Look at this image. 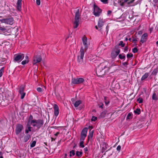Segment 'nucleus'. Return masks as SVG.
<instances>
[{
  "mask_svg": "<svg viewBox=\"0 0 158 158\" xmlns=\"http://www.w3.org/2000/svg\"><path fill=\"white\" fill-rule=\"evenodd\" d=\"M158 72V69H155L152 73V74L154 75H156Z\"/></svg>",
  "mask_w": 158,
  "mask_h": 158,
  "instance_id": "32",
  "label": "nucleus"
},
{
  "mask_svg": "<svg viewBox=\"0 0 158 158\" xmlns=\"http://www.w3.org/2000/svg\"><path fill=\"white\" fill-rule=\"evenodd\" d=\"M25 58H26V60H28V56H25Z\"/></svg>",
  "mask_w": 158,
  "mask_h": 158,
  "instance_id": "62",
  "label": "nucleus"
},
{
  "mask_svg": "<svg viewBox=\"0 0 158 158\" xmlns=\"http://www.w3.org/2000/svg\"><path fill=\"white\" fill-rule=\"evenodd\" d=\"M139 39L137 38H134L133 37V39L132 40V41L133 42H137L138 41Z\"/></svg>",
  "mask_w": 158,
  "mask_h": 158,
  "instance_id": "48",
  "label": "nucleus"
},
{
  "mask_svg": "<svg viewBox=\"0 0 158 158\" xmlns=\"http://www.w3.org/2000/svg\"><path fill=\"white\" fill-rule=\"evenodd\" d=\"M81 103V100L76 101L74 104V106L75 107H78L79 105Z\"/></svg>",
  "mask_w": 158,
  "mask_h": 158,
  "instance_id": "26",
  "label": "nucleus"
},
{
  "mask_svg": "<svg viewBox=\"0 0 158 158\" xmlns=\"http://www.w3.org/2000/svg\"><path fill=\"white\" fill-rule=\"evenodd\" d=\"M149 73H145L142 77L141 78V81H143L146 79L149 76Z\"/></svg>",
  "mask_w": 158,
  "mask_h": 158,
  "instance_id": "23",
  "label": "nucleus"
},
{
  "mask_svg": "<svg viewBox=\"0 0 158 158\" xmlns=\"http://www.w3.org/2000/svg\"><path fill=\"white\" fill-rule=\"evenodd\" d=\"M152 98L153 100L155 101H157L158 100V98L157 97L156 94V93H153L152 95Z\"/></svg>",
  "mask_w": 158,
  "mask_h": 158,
  "instance_id": "28",
  "label": "nucleus"
},
{
  "mask_svg": "<svg viewBox=\"0 0 158 158\" xmlns=\"http://www.w3.org/2000/svg\"><path fill=\"white\" fill-rule=\"evenodd\" d=\"M24 57V54L23 53L17 54L14 56V61L15 62L19 63L23 60Z\"/></svg>",
  "mask_w": 158,
  "mask_h": 158,
  "instance_id": "5",
  "label": "nucleus"
},
{
  "mask_svg": "<svg viewBox=\"0 0 158 158\" xmlns=\"http://www.w3.org/2000/svg\"><path fill=\"white\" fill-rule=\"evenodd\" d=\"M148 35L147 33L143 34L141 36L140 42L141 44H143L146 42L148 38Z\"/></svg>",
  "mask_w": 158,
  "mask_h": 158,
  "instance_id": "13",
  "label": "nucleus"
},
{
  "mask_svg": "<svg viewBox=\"0 0 158 158\" xmlns=\"http://www.w3.org/2000/svg\"><path fill=\"white\" fill-rule=\"evenodd\" d=\"M121 146L119 145H118L117 148H116L117 150L119 152L120 151V150H121Z\"/></svg>",
  "mask_w": 158,
  "mask_h": 158,
  "instance_id": "50",
  "label": "nucleus"
},
{
  "mask_svg": "<svg viewBox=\"0 0 158 158\" xmlns=\"http://www.w3.org/2000/svg\"><path fill=\"white\" fill-rule=\"evenodd\" d=\"M4 67H2L0 69V77H1L3 73L4 72Z\"/></svg>",
  "mask_w": 158,
  "mask_h": 158,
  "instance_id": "36",
  "label": "nucleus"
},
{
  "mask_svg": "<svg viewBox=\"0 0 158 158\" xmlns=\"http://www.w3.org/2000/svg\"><path fill=\"white\" fill-rule=\"evenodd\" d=\"M120 52V49L118 46H115L114 50H113L111 54V56L112 59L115 58Z\"/></svg>",
  "mask_w": 158,
  "mask_h": 158,
  "instance_id": "4",
  "label": "nucleus"
},
{
  "mask_svg": "<svg viewBox=\"0 0 158 158\" xmlns=\"http://www.w3.org/2000/svg\"><path fill=\"white\" fill-rule=\"evenodd\" d=\"M59 132H57L54 134V135L56 136H57V135L59 134Z\"/></svg>",
  "mask_w": 158,
  "mask_h": 158,
  "instance_id": "60",
  "label": "nucleus"
},
{
  "mask_svg": "<svg viewBox=\"0 0 158 158\" xmlns=\"http://www.w3.org/2000/svg\"><path fill=\"white\" fill-rule=\"evenodd\" d=\"M22 0H18L17 3V9L19 11L21 10Z\"/></svg>",
  "mask_w": 158,
  "mask_h": 158,
  "instance_id": "15",
  "label": "nucleus"
},
{
  "mask_svg": "<svg viewBox=\"0 0 158 158\" xmlns=\"http://www.w3.org/2000/svg\"><path fill=\"white\" fill-rule=\"evenodd\" d=\"M140 109L139 108H137L135 110H134V113L135 114H139L140 113Z\"/></svg>",
  "mask_w": 158,
  "mask_h": 158,
  "instance_id": "31",
  "label": "nucleus"
},
{
  "mask_svg": "<svg viewBox=\"0 0 158 158\" xmlns=\"http://www.w3.org/2000/svg\"><path fill=\"white\" fill-rule=\"evenodd\" d=\"M104 147L102 148V152H104L107 149L108 147V145L106 143H105L103 145Z\"/></svg>",
  "mask_w": 158,
  "mask_h": 158,
  "instance_id": "22",
  "label": "nucleus"
},
{
  "mask_svg": "<svg viewBox=\"0 0 158 158\" xmlns=\"http://www.w3.org/2000/svg\"><path fill=\"white\" fill-rule=\"evenodd\" d=\"M153 1L155 2L156 3L158 2V0H153Z\"/></svg>",
  "mask_w": 158,
  "mask_h": 158,
  "instance_id": "64",
  "label": "nucleus"
},
{
  "mask_svg": "<svg viewBox=\"0 0 158 158\" xmlns=\"http://www.w3.org/2000/svg\"><path fill=\"white\" fill-rule=\"evenodd\" d=\"M42 60V57L40 55H36L34 56L33 58L32 64L33 65H35L37 63L40 62Z\"/></svg>",
  "mask_w": 158,
  "mask_h": 158,
  "instance_id": "10",
  "label": "nucleus"
},
{
  "mask_svg": "<svg viewBox=\"0 0 158 158\" xmlns=\"http://www.w3.org/2000/svg\"><path fill=\"white\" fill-rule=\"evenodd\" d=\"M84 150L86 152L88 151V148L87 147H85L84 148Z\"/></svg>",
  "mask_w": 158,
  "mask_h": 158,
  "instance_id": "55",
  "label": "nucleus"
},
{
  "mask_svg": "<svg viewBox=\"0 0 158 158\" xmlns=\"http://www.w3.org/2000/svg\"><path fill=\"white\" fill-rule=\"evenodd\" d=\"M31 123H33V126L36 127L38 130L42 127L44 124V121L43 119H34L31 121Z\"/></svg>",
  "mask_w": 158,
  "mask_h": 158,
  "instance_id": "3",
  "label": "nucleus"
},
{
  "mask_svg": "<svg viewBox=\"0 0 158 158\" xmlns=\"http://www.w3.org/2000/svg\"><path fill=\"white\" fill-rule=\"evenodd\" d=\"M126 2H124V0L123 2H122V3H120V5L122 6H124V3Z\"/></svg>",
  "mask_w": 158,
  "mask_h": 158,
  "instance_id": "54",
  "label": "nucleus"
},
{
  "mask_svg": "<svg viewBox=\"0 0 158 158\" xmlns=\"http://www.w3.org/2000/svg\"><path fill=\"white\" fill-rule=\"evenodd\" d=\"M128 40H129L130 41H132V39L131 38H129V39H128Z\"/></svg>",
  "mask_w": 158,
  "mask_h": 158,
  "instance_id": "63",
  "label": "nucleus"
},
{
  "mask_svg": "<svg viewBox=\"0 0 158 158\" xmlns=\"http://www.w3.org/2000/svg\"><path fill=\"white\" fill-rule=\"evenodd\" d=\"M79 146L82 148H83L85 146L84 145V142L83 141H80V142L79 144Z\"/></svg>",
  "mask_w": 158,
  "mask_h": 158,
  "instance_id": "41",
  "label": "nucleus"
},
{
  "mask_svg": "<svg viewBox=\"0 0 158 158\" xmlns=\"http://www.w3.org/2000/svg\"><path fill=\"white\" fill-rule=\"evenodd\" d=\"M32 125L33 126V123H31V121L30 122L28 121L27 123V128L29 129V130L30 129H31L32 127L31 126V125Z\"/></svg>",
  "mask_w": 158,
  "mask_h": 158,
  "instance_id": "25",
  "label": "nucleus"
},
{
  "mask_svg": "<svg viewBox=\"0 0 158 158\" xmlns=\"http://www.w3.org/2000/svg\"><path fill=\"white\" fill-rule=\"evenodd\" d=\"M128 47L127 46H126L124 48V52H127L128 51Z\"/></svg>",
  "mask_w": 158,
  "mask_h": 158,
  "instance_id": "53",
  "label": "nucleus"
},
{
  "mask_svg": "<svg viewBox=\"0 0 158 158\" xmlns=\"http://www.w3.org/2000/svg\"><path fill=\"white\" fill-rule=\"evenodd\" d=\"M88 131V128L87 127H85L81 131V135L86 136L87 133Z\"/></svg>",
  "mask_w": 158,
  "mask_h": 158,
  "instance_id": "17",
  "label": "nucleus"
},
{
  "mask_svg": "<svg viewBox=\"0 0 158 158\" xmlns=\"http://www.w3.org/2000/svg\"><path fill=\"white\" fill-rule=\"evenodd\" d=\"M80 16L79 10L78 9L75 13V20L79 21Z\"/></svg>",
  "mask_w": 158,
  "mask_h": 158,
  "instance_id": "18",
  "label": "nucleus"
},
{
  "mask_svg": "<svg viewBox=\"0 0 158 158\" xmlns=\"http://www.w3.org/2000/svg\"><path fill=\"white\" fill-rule=\"evenodd\" d=\"M102 10L97 5L94 4V5L93 14L95 16L98 17L101 13Z\"/></svg>",
  "mask_w": 158,
  "mask_h": 158,
  "instance_id": "7",
  "label": "nucleus"
},
{
  "mask_svg": "<svg viewBox=\"0 0 158 158\" xmlns=\"http://www.w3.org/2000/svg\"><path fill=\"white\" fill-rule=\"evenodd\" d=\"M25 88V86L23 85H21L19 86V93L21 95V99H23L26 95V93L24 92Z\"/></svg>",
  "mask_w": 158,
  "mask_h": 158,
  "instance_id": "8",
  "label": "nucleus"
},
{
  "mask_svg": "<svg viewBox=\"0 0 158 158\" xmlns=\"http://www.w3.org/2000/svg\"><path fill=\"white\" fill-rule=\"evenodd\" d=\"M105 22V20H103V19L100 18L98 22V27L100 28V29H99L97 26H95V28L99 31L101 30V28L104 25V23Z\"/></svg>",
  "mask_w": 158,
  "mask_h": 158,
  "instance_id": "12",
  "label": "nucleus"
},
{
  "mask_svg": "<svg viewBox=\"0 0 158 158\" xmlns=\"http://www.w3.org/2000/svg\"><path fill=\"white\" fill-rule=\"evenodd\" d=\"M23 129V126L20 124H17L16 125L15 130V134L18 135H19Z\"/></svg>",
  "mask_w": 158,
  "mask_h": 158,
  "instance_id": "9",
  "label": "nucleus"
},
{
  "mask_svg": "<svg viewBox=\"0 0 158 158\" xmlns=\"http://www.w3.org/2000/svg\"><path fill=\"white\" fill-rule=\"evenodd\" d=\"M143 31H140L138 32V34L139 35H141L142 34Z\"/></svg>",
  "mask_w": 158,
  "mask_h": 158,
  "instance_id": "59",
  "label": "nucleus"
},
{
  "mask_svg": "<svg viewBox=\"0 0 158 158\" xmlns=\"http://www.w3.org/2000/svg\"><path fill=\"white\" fill-rule=\"evenodd\" d=\"M132 52L134 53H136L138 51V50L137 48H134L132 50Z\"/></svg>",
  "mask_w": 158,
  "mask_h": 158,
  "instance_id": "39",
  "label": "nucleus"
},
{
  "mask_svg": "<svg viewBox=\"0 0 158 158\" xmlns=\"http://www.w3.org/2000/svg\"><path fill=\"white\" fill-rule=\"evenodd\" d=\"M109 27L108 26H107L106 27V31H107V33L108 32V30H109Z\"/></svg>",
  "mask_w": 158,
  "mask_h": 158,
  "instance_id": "58",
  "label": "nucleus"
},
{
  "mask_svg": "<svg viewBox=\"0 0 158 158\" xmlns=\"http://www.w3.org/2000/svg\"><path fill=\"white\" fill-rule=\"evenodd\" d=\"M6 27H5L3 26H0V31H2L4 33H6V32L8 33V31L9 30L7 29Z\"/></svg>",
  "mask_w": 158,
  "mask_h": 158,
  "instance_id": "16",
  "label": "nucleus"
},
{
  "mask_svg": "<svg viewBox=\"0 0 158 158\" xmlns=\"http://www.w3.org/2000/svg\"><path fill=\"white\" fill-rule=\"evenodd\" d=\"M112 12V11H111V10H108L107 12V15H110Z\"/></svg>",
  "mask_w": 158,
  "mask_h": 158,
  "instance_id": "57",
  "label": "nucleus"
},
{
  "mask_svg": "<svg viewBox=\"0 0 158 158\" xmlns=\"http://www.w3.org/2000/svg\"><path fill=\"white\" fill-rule=\"evenodd\" d=\"M2 22L6 24L12 25L14 23V19L12 17L7 18L2 20Z\"/></svg>",
  "mask_w": 158,
  "mask_h": 158,
  "instance_id": "11",
  "label": "nucleus"
},
{
  "mask_svg": "<svg viewBox=\"0 0 158 158\" xmlns=\"http://www.w3.org/2000/svg\"><path fill=\"white\" fill-rule=\"evenodd\" d=\"M104 100L105 104L106 106H107L110 103V101L108 97L106 96H104Z\"/></svg>",
  "mask_w": 158,
  "mask_h": 158,
  "instance_id": "20",
  "label": "nucleus"
},
{
  "mask_svg": "<svg viewBox=\"0 0 158 158\" xmlns=\"http://www.w3.org/2000/svg\"><path fill=\"white\" fill-rule=\"evenodd\" d=\"M143 100L141 98H139L137 100V102H138L139 103H142L143 102Z\"/></svg>",
  "mask_w": 158,
  "mask_h": 158,
  "instance_id": "37",
  "label": "nucleus"
},
{
  "mask_svg": "<svg viewBox=\"0 0 158 158\" xmlns=\"http://www.w3.org/2000/svg\"><path fill=\"white\" fill-rule=\"evenodd\" d=\"M86 136H82L81 135V138L80 139V141H83L85 140V138Z\"/></svg>",
  "mask_w": 158,
  "mask_h": 158,
  "instance_id": "42",
  "label": "nucleus"
},
{
  "mask_svg": "<svg viewBox=\"0 0 158 158\" xmlns=\"http://www.w3.org/2000/svg\"><path fill=\"white\" fill-rule=\"evenodd\" d=\"M36 143V141H33L32 143L31 144L30 147L31 148H33L35 146Z\"/></svg>",
  "mask_w": 158,
  "mask_h": 158,
  "instance_id": "38",
  "label": "nucleus"
},
{
  "mask_svg": "<svg viewBox=\"0 0 158 158\" xmlns=\"http://www.w3.org/2000/svg\"><path fill=\"white\" fill-rule=\"evenodd\" d=\"M110 68L104 63H101L96 68V73L98 76L102 77L108 73Z\"/></svg>",
  "mask_w": 158,
  "mask_h": 158,
  "instance_id": "2",
  "label": "nucleus"
},
{
  "mask_svg": "<svg viewBox=\"0 0 158 158\" xmlns=\"http://www.w3.org/2000/svg\"><path fill=\"white\" fill-rule=\"evenodd\" d=\"M98 105H99V107L101 108L102 109H103L104 107V104L102 102H100L99 103V104H98Z\"/></svg>",
  "mask_w": 158,
  "mask_h": 158,
  "instance_id": "40",
  "label": "nucleus"
},
{
  "mask_svg": "<svg viewBox=\"0 0 158 158\" xmlns=\"http://www.w3.org/2000/svg\"><path fill=\"white\" fill-rule=\"evenodd\" d=\"M79 23V21L75 20L74 22L73 27L74 28H77L78 26Z\"/></svg>",
  "mask_w": 158,
  "mask_h": 158,
  "instance_id": "24",
  "label": "nucleus"
},
{
  "mask_svg": "<svg viewBox=\"0 0 158 158\" xmlns=\"http://www.w3.org/2000/svg\"><path fill=\"white\" fill-rule=\"evenodd\" d=\"M29 60H23L21 64L22 65H25L26 64L28 63Z\"/></svg>",
  "mask_w": 158,
  "mask_h": 158,
  "instance_id": "35",
  "label": "nucleus"
},
{
  "mask_svg": "<svg viewBox=\"0 0 158 158\" xmlns=\"http://www.w3.org/2000/svg\"><path fill=\"white\" fill-rule=\"evenodd\" d=\"M85 80L82 78H72L71 80V83L73 84H80L83 83Z\"/></svg>",
  "mask_w": 158,
  "mask_h": 158,
  "instance_id": "6",
  "label": "nucleus"
},
{
  "mask_svg": "<svg viewBox=\"0 0 158 158\" xmlns=\"http://www.w3.org/2000/svg\"><path fill=\"white\" fill-rule=\"evenodd\" d=\"M153 28L152 27L151 28H150L149 29V31H150V33H151L152 31L153 30Z\"/></svg>",
  "mask_w": 158,
  "mask_h": 158,
  "instance_id": "61",
  "label": "nucleus"
},
{
  "mask_svg": "<svg viewBox=\"0 0 158 158\" xmlns=\"http://www.w3.org/2000/svg\"><path fill=\"white\" fill-rule=\"evenodd\" d=\"M31 131V129H29H29L28 128H26L25 130V133L26 134H27L29 131Z\"/></svg>",
  "mask_w": 158,
  "mask_h": 158,
  "instance_id": "44",
  "label": "nucleus"
},
{
  "mask_svg": "<svg viewBox=\"0 0 158 158\" xmlns=\"http://www.w3.org/2000/svg\"><path fill=\"white\" fill-rule=\"evenodd\" d=\"M132 113L131 112L129 113L128 114L126 117L127 120L130 119H132Z\"/></svg>",
  "mask_w": 158,
  "mask_h": 158,
  "instance_id": "29",
  "label": "nucleus"
},
{
  "mask_svg": "<svg viewBox=\"0 0 158 158\" xmlns=\"http://www.w3.org/2000/svg\"><path fill=\"white\" fill-rule=\"evenodd\" d=\"M37 90L39 92H42V89L40 87H38L37 88Z\"/></svg>",
  "mask_w": 158,
  "mask_h": 158,
  "instance_id": "45",
  "label": "nucleus"
},
{
  "mask_svg": "<svg viewBox=\"0 0 158 158\" xmlns=\"http://www.w3.org/2000/svg\"><path fill=\"white\" fill-rule=\"evenodd\" d=\"M82 40L84 48L83 47H81L79 54L77 56L78 62L80 64H82L83 63V59L85 52L86 51L88 48L87 38L84 36L82 38Z\"/></svg>",
  "mask_w": 158,
  "mask_h": 158,
  "instance_id": "1",
  "label": "nucleus"
},
{
  "mask_svg": "<svg viewBox=\"0 0 158 158\" xmlns=\"http://www.w3.org/2000/svg\"><path fill=\"white\" fill-rule=\"evenodd\" d=\"M128 61H127V62H124V63H122L123 65H124V66L127 65L128 64Z\"/></svg>",
  "mask_w": 158,
  "mask_h": 158,
  "instance_id": "52",
  "label": "nucleus"
},
{
  "mask_svg": "<svg viewBox=\"0 0 158 158\" xmlns=\"http://www.w3.org/2000/svg\"><path fill=\"white\" fill-rule=\"evenodd\" d=\"M133 56V55L131 53H128L127 55V57L128 58L127 61H128L129 59L131 58Z\"/></svg>",
  "mask_w": 158,
  "mask_h": 158,
  "instance_id": "33",
  "label": "nucleus"
},
{
  "mask_svg": "<svg viewBox=\"0 0 158 158\" xmlns=\"http://www.w3.org/2000/svg\"><path fill=\"white\" fill-rule=\"evenodd\" d=\"M33 119V117L32 115H30L29 118V120L28 121H29L30 122H31V121L33 120L34 119Z\"/></svg>",
  "mask_w": 158,
  "mask_h": 158,
  "instance_id": "47",
  "label": "nucleus"
},
{
  "mask_svg": "<svg viewBox=\"0 0 158 158\" xmlns=\"http://www.w3.org/2000/svg\"><path fill=\"white\" fill-rule=\"evenodd\" d=\"M70 154H71L73 156H74L75 155V151L74 150H72L71 151L69 152Z\"/></svg>",
  "mask_w": 158,
  "mask_h": 158,
  "instance_id": "49",
  "label": "nucleus"
},
{
  "mask_svg": "<svg viewBox=\"0 0 158 158\" xmlns=\"http://www.w3.org/2000/svg\"><path fill=\"white\" fill-rule=\"evenodd\" d=\"M82 154L83 152L82 151L79 152L77 151L76 153V156L79 157H81L82 155Z\"/></svg>",
  "mask_w": 158,
  "mask_h": 158,
  "instance_id": "27",
  "label": "nucleus"
},
{
  "mask_svg": "<svg viewBox=\"0 0 158 158\" xmlns=\"http://www.w3.org/2000/svg\"><path fill=\"white\" fill-rule=\"evenodd\" d=\"M125 44L123 43V42L122 41H120L118 45V46H121V47H123L125 46Z\"/></svg>",
  "mask_w": 158,
  "mask_h": 158,
  "instance_id": "34",
  "label": "nucleus"
},
{
  "mask_svg": "<svg viewBox=\"0 0 158 158\" xmlns=\"http://www.w3.org/2000/svg\"><path fill=\"white\" fill-rule=\"evenodd\" d=\"M94 131L91 130H90L89 135H88V140L91 141L92 139V138L93 135Z\"/></svg>",
  "mask_w": 158,
  "mask_h": 158,
  "instance_id": "19",
  "label": "nucleus"
},
{
  "mask_svg": "<svg viewBox=\"0 0 158 158\" xmlns=\"http://www.w3.org/2000/svg\"><path fill=\"white\" fill-rule=\"evenodd\" d=\"M31 138V136L30 134H27L24 137V141L25 142H26Z\"/></svg>",
  "mask_w": 158,
  "mask_h": 158,
  "instance_id": "21",
  "label": "nucleus"
},
{
  "mask_svg": "<svg viewBox=\"0 0 158 158\" xmlns=\"http://www.w3.org/2000/svg\"><path fill=\"white\" fill-rule=\"evenodd\" d=\"M119 58L120 59H125L126 57L125 55L124 54H120L118 55Z\"/></svg>",
  "mask_w": 158,
  "mask_h": 158,
  "instance_id": "30",
  "label": "nucleus"
},
{
  "mask_svg": "<svg viewBox=\"0 0 158 158\" xmlns=\"http://www.w3.org/2000/svg\"><path fill=\"white\" fill-rule=\"evenodd\" d=\"M97 119V117H95L94 116H93L91 120L92 121H95Z\"/></svg>",
  "mask_w": 158,
  "mask_h": 158,
  "instance_id": "43",
  "label": "nucleus"
},
{
  "mask_svg": "<svg viewBox=\"0 0 158 158\" xmlns=\"http://www.w3.org/2000/svg\"><path fill=\"white\" fill-rule=\"evenodd\" d=\"M36 3L38 5H40V0H36Z\"/></svg>",
  "mask_w": 158,
  "mask_h": 158,
  "instance_id": "51",
  "label": "nucleus"
},
{
  "mask_svg": "<svg viewBox=\"0 0 158 158\" xmlns=\"http://www.w3.org/2000/svg\"><path fill=\"white\" fill-rule=\"evenodd\" d=\"M53 109L54 110V115L56 117L58 115L59 112V108L56 104H54L53 106Z\"/></svg>",
  "mask_w": 158,
  "mask_h": 158,
  "instance_id": "14",
  "label": "nucleus"
},
{
  "mask_svg": "<svg viewBox=\"0 0 158 158\" xmlns=\"http://www.w3.org/2000/svg\"><path fill=\"white\" fill-rule=\"evenodd\" d=\"M135 0H131L130 2H128L127 4H129L130 3L133 2L135 1Z\"/></svg>",
  "mask_w": 158,
  "mask_h": 158,
  "instance_id": "56",
  "label": "nucleus"
},
{
  "mask_svg": "<svg viewBox=\"0 0 158 158\" xmlns=\"http://www.w3.org/2000/svg\"><path fill=\"white\" fill-rule=\"evenodd\" d=\"M104 4H107L108 3V0H100Z\"/></svg>",
  "mask_w": 158,
  "mask_h": 158,
  "instance_id": "46",
  "label": "nucleus"
}]
</instances>
